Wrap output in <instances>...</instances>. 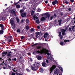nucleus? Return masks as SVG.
Returning a JSON list of instances; mask_svg holds the SVG:
<instances>
[{
    "instance_id": "f257e3e1",
    "label": "nucleus",
    "mask_w": 75,
    "mask_h": 75,
    "mask_svg": "<svg viewBox=\"0 0 75 75\" xmlns=\"http://www.w3.org/2000/svg\"><path fill=\"white\" fill-rule=\"evenodd\" d=\"M67 28L65 29H61L60 30L61 31V32H59V37H60V38H62L63 37L62 36V35H66V33H65L66 31H67ZM62 33V35H61V33Z\"/></svg>"
},
{
    "instance_id": "f03ea898",
    "label": "nucleus",
    "mask_w": 75,
    "mask_h": 75,
    "mask_svg": "<svg viewBox=\"0 0 75 75\" xmlns=\"http://www.w3.org/2000/svg\"><path fill=\"white\" fill-rule=\"evenodd\" d=\"M45 50H46V49L44 48H42V49L40 50V52L39 50H38L36 52L38 53V54H44V53H45Z\"/></svg>"
},
{
    "instance_id": "7ed1b4c3",
    "label": "nucleus",
    "mask_w": 75,
    "mask_h": 75,
    "mask_svg": "<svg viewBox=\"0 0 75 75\" xmlns=\"http://www.w3.org/2000/svg\"><path fill=\"white\" fill-rule=\"evenodd\" d=\"M39 64L38 62H35V64H33V66L35 67V68H36V69H38V68H39Z\"/></svg>"
},
{
    "instance_id": "20e7f679",
    "label": "nucleus",
    "mask_w": 75,
    "mask_h": 75,
    "mask_svg": "<svg viewBox=\"0 0 75 75\" xmlns=\"http://www.w3.org/2000/svg\"><path fill=\"white\" fill-rule=\"evenodd\" d=\"M52 3L53 6H55V4H58V1L57 0H55L54 1H52Z\"/></svg>"
},
{
    "instance_id": "39448f33",
    "label": "nucleus",
    "mask_w": 75,
    "mask_h": 75,
    "mask_svg": "<svg viewBox=\"0 0 75 75\" xmlns=\"http://www.w3.org/2000/svg\"><path fill=\"white\" fill-rule=\"evenodd\" d=\"M35 34L37 38H38L39 36L40 35V33L38 32H36L35 33Z\"/></svg>"
},
{
    "instance_id": "423d86ee",
    "label": "nucleus",
    "mask_w": 75,
    "mask_h": 75,
    "mask_svg": "<svg viewBox=\"0 0 75 75\" xmlns=\"http://www.w3.org/2000/svg\"><path fill=\"white\" fill-rule=\"evenodd\" d=\"M45 15L46 16L45 17V18H50V13H45Z\"/></svg>"
},
{
    "instance_id": "0eeeda50",
    "label": "nucleus",
    "mask_w": 75,
    "mask_h": 75,
    "mask_svg": "<svg viewBox=\"0 0 75 75\" xmlns=\"http://www.w3.org/2000/svg\"><path fill=\"white\" fill-rule=\"evenodd\" d=\"M36 58L38 60H41L42 59V57L39 55H37L36 56Z\"/></svg>"
},
{
    "instance_id": "6e6552de",
    "label": "nucleus",
    "mask_w": 75,
    "mask_h": 75,
    "mask_svg": "<svg viewBox=\"0 0 75 75\" xmlns=\"http://www.w3.org/2000/svg\"><path fill=\"white\" fill-rule=\"evenodd\" d=\"M49 35L48 34V33H45L44 34V38H46L47 37H49Z\"/></svg>"
},
{
    "instance_id": "1a4fd4ad",
    "label": "nucleus",
    "mask_w": 75,
    "mask_h": 75,
    "mask_svg": "<svg viewBox=\"0 0 75 75\" xmlns=\"http://www.w3.org/2000/svg\"><path fill=\"white\" fill-rule=\"evenodd\" d=\"M31 69L32 70H33V71H35L36 70H37L38 69H37V68H35V67H34L33 66H31Z\"/></svg>"
},
{
    "instance_id": "9d476101",
    "label": "nucleus",
    "mask_w": 75,
    "mask_h": 75,
    "mask_svg": "<svg viewBox=\"0 0 75 75\" xmlns=\"http://www.w3.org/2000/svg\"><path fill=\"white\" fill-rule=\"evenodd\" d=\"M45 53H44V54H47V55L48 56L50 55V53L48 52H49V51H48V50L46 49V50L45 51Z\"/></svg>"
},
{
    "instance_id": "9b49d317",
    "label": "nucleus",
    "mask_w": 75,
    "mask_h": 75,
    "mask_svg": "<svg viewBox=\"0 0 75 75\" xmlns=\"http://www.w3.org/2000/svg\"><path fill=\"white\" fill-rule=\"evenodd\" d=\"M26 13H22L21 14V17H25L26 16Z\"/></svg>"
},
{
    "instance_id": "f8f14e48",
    "label": "nucleus",
    "mask_w": 75,
    "mask_h": 75,
    "mask_svg": "<svg viewBox=\"0 0 75 75\" xmlns=\"http://www.w3.org/2000/svg\"><path fill=\"white\" fill-rule=\"evenodd\" d=\"M42 67H46V65H47V63H45L44 62H42Z\"/></svg>"
},
{
    "instance_id": "ddd939ff",
    "label": "nucleus",
    "mask_w": 75,
    "mask_h": 75,
    "mask_svg": "<svg viewBox=\"0 0 75 75\" xmlns=\"http://www.w3.org/2000/svg\"><path fill=\"white\" fill-rule=\"evenodd\" d=\"M58 72H59L58 69H56L54 71V74H58L59 73Z\"/></svg>"
},
{
    "instance_id": "4468645a",
    "label": "nucleus",
    "mask_w": 75,
    "mask_h": 75,
    "mask_svg": "<svg viewBox=\"0 0 75 75\" xmlns=\"http://www.w3.org/2000/svg\"><path fill=\"white\" fill-rule=\"evenodd\" d=\"M10 12L12 14H16V12H15V11H14L13 9H12L10 10Z\"/></svg>"
},
{
    "instance_id": "2eb2a0df",
    "label": "nucleus",
    "mask_w": 75,
    "mask_h": 75,
    "mask_svg": "<svg viewBox=\"0 0 75 75\" xmlns=\"http://www.w3.org/2000/svg\"><path fill=\"white\" fill-rule=\"evenodd\" d=\"M33 18L34 20L35 21V20H36V19H38V17L37 16H36V14H35L33 16Z\"/></svg>"
},
{
    "instance_id": "dca6fc26",
    "label": "nucleus",
    "mask_w": 75,
    "mask_h": 75,
    "mask_svg": "<svg viewBox=\"0 0 75 75\" xmlns=\"http://www.w3.org/2000/svg\"><path fill=\"white\" fill-rule=\"evenodd\" d=\"M7 52H3L2 53V56H3V57H4V56H5L4 55H7Z\"/></svg>"
},
{
    "instance_id": "f3484780",
    "label": "nucleus",
    "mask_w": 75,
    "mask_h": 75,
    "mask_svg": "<svg viewBox=\"0 0 75 75\" xmlns=\"http://www.w3.org/2000/svg\"><path fill=\"white\" fill-rule=\"evenodd\" d=\"M10 23L12 25H13L14 24V21L13 20H11V19L10 21Z\"/></svg>"
},
{
    "instance_id": "a211bd4d",
    "label": "nucleus",
    "mask_w": 75,
    "mask_h": 75,
    "mask_svg": "<svg viewBox=\"0 0 75 75\" xmlns=\"http://www.w3.org/2000/svg\"><path fill=\"white\" fill-rule=\"evenodd\" d=\"M45 20H46V18H45V17H43L42 18H41L40 19V21H45Z\"/></svg>"
},
{
    "instance_id": "6ab92c4d",
    "label": "nucleus",
    "mask_w": 75,
    "mask_h": 75,
    "mask_svg": "<svg viewBox=\"0 0 75 75\" xmlns=\"http://www.w3.org/2000/svg\"><path fill=\"white\" fill-rule=\"evenodd\" d=\"M7 38V40L8 42H11V39H10V38Z\"/></svg>"
},
{
    "instance_id": "aec40b11",
    "label": "nucleus",
    "mask_w": 75,
    "mask_h": 75,
    "mask_svg": "<svg viewBox=\"0 0 75 75\" xmlns=\"http://www.w3.org/2000/svg\"><path fill=\"white\" fill-rule=\"evenodd\" d=\"M16 19L17 21V23H18L20 22V20H19V18L18 17L16 18Z\"/></svg>"
},
{
    "instance_id": "412c9836",
    "label": "nucleus",
    "mask_w": 75,
    "mask_h": 75,
    "mask_svg": "<svg viewBox=\"0 0 75 75\" xmlns=\"http://www.w3.org/2000/svg\"><path fill=\"white\" fill-rule=\"evenodd\" d=\"M71 40H64V42H65V43L66 42H69V41H71Z\"/></svg>"
},
{
    "instance_id": "4be33fe9",
    "label": "nucleus",
    "mask_w": 75,
    "mask_h": 75,
    "mask_svg": "<svg viewBox=\"0 0 75 75\" xmlns=\"http://www.w3.org/2000/svg\"><path fill=\"white\" fill-rule=\"evenodd\" d=\"M40 72H43L44 69L42 68H40Z\"/></svg>"
},
{
    "instance_id": "5701e85b",
    "label": "nucleus",
    "mask_w": 75,
    "mask_h": 75,
    "mask_svg": "<svg viewBox=\"0 0 75 75\" xmlns=\"http://www.w3.org/2000/svg\"><path fill=\"white\" fill-rule=\"evenodd\" d=\"M4 37H5V38H12V36H8L5 35Z\"/></svg>"
},
{
    "instance_id": "b1692460",
    "label": "nucleus",
    "mask_w": 75,
    "mask_h": 75,
    "mask_svg": "<svg viewBox=\"0 0 75 75\" xmlns=\"http://www.w3.org/2000/svg\"><path fill=\"white\" fill-rule=\"evenodd\" d=\"M16 7L17 8H20V5H19V4H18L16 6Z\"/></svg>"
},
{
    "instance_id": "393cba45",
    "label": "nucleus",
    "mask_w": 75,
    "mask_h": 75,
    "mask_svg": "<svg viewBox=\"0 0 75 75\" xmlns=\"http://www.w3.org/2000/svg\"><path fill=\"white\" fill-rule=\"evenodd\" d=\"M36 23V24H38V23H40V20L39 19H38L35 21Z\"/></svg>"
},
{
    "instance_id": "a878e982",
    "label": "nucleus",
    "mask_w": 75,
    "mask_h": 75,
    "mask_svg": "<svg viewBox=\"0 0 75 75\" xmlns=\"http://www.w3.org/2000/svg\"><path fill=\"white\" fill-rule=\"evenodd\" d=\"M54 69L53 68H51L50 69V73H51V72H52V71H53V70H54Z\"/></svg>"
},
{
    "instance_id": "bb28decb",
    "label": "nucleus",
    "mask_w": 75,
    "mask_h": 75,
    "mask_svg": "<svg viewBox=\"0 0 75 75\" xmlns=\"http://www.w3.org/2000/svg\"><path fill=\"white\" fill-rule=\"evenodd\" d=\"M3 33H4V31L3 30H0V34H3Z\"/></svg>"
},
{
    "instance_id": "cd10ccee",
    "label": "nucleus",
    "mask_w": 75,
    "mask_h": 75,
    "mask_svg": "<svg viewBox=\"0 0 75 75\" xmlns=\"http://www.w3.org/2000/svg\"><path fill=\"white\" fill-rule=\"evenodd\" d=\"M35 30V29L34 28H32L31 29L30 31L31 32H34V31Z\"/></svg>"
},
{
    "instance_id": "c85d7f7f",
    "label": "nucleus",
    "mask_w": 75,
    "mask_h": 75,
    "mask_svg": "<svg viewBox=\"0 0 75 75\" xmlns=\"http://www.w3.org/2000/svg\"><path fill=\"white\" fill-rule=\"evenodd\" d=\"M59 69H60L61 71H63V69H62V67H61L60 66H59Z\"/></svg>"
},
{
    "instance_id": "c756f323",
    "label": "nucleus",
    "mask_w": 75,
    "mask_h": 75,
    "mask_svg": "<svg viewBox=\"0 0 75 75\" xmlns=\"http://www.w3.org/2000/svg\"><path fill=\"white\" fill-rule=\"evenodd\" d=\"M61 21H62V20H59L58 22L59 23V25H60L61 24Z\"/></svg>"
},
{
    "instance_id": "7c9ffc66",
    "label": "nucleus",
    "mask_w": 75,
    "mask_h": 75,
    "mask_svg": "<svg viewBox=\"0 0 75 75\" xmlns=\"http://www.w3.org/2000/svg\"><path fill=\"white\" fill-rule=\"evenodd\" d=\"M26 23H30V20L29 19H27L26 21Z\"/></svg>"
},
{
    "instance_id": "2f4dec72",
    "label": "nucleus",
    "mask_w": 75,
    "mask_h": 75,
    "mask_svg": "<svg viewBox=\"0 0 75 75\" xmlns=\"http://www.w3.org/2000/svg\"><path fill=\"white\" fill-rule=\"evenodd\" d=\"M37 48L38 50H40L41 48V46H38L37 47Z\"/></svg>"
},
{
    "instance_id": "473e14b6",
    "label": "nucleus",
    "mask_w": 75,
    "mask_h": 75,
    "mask_svg": "<svg viewBox=\"0 0 75 75\" xmlns=\"http://www.w3.org/2000/svg\"><path fill=\"white\" fill-rule=\"evenodd\" d=\"M1 20H2V21H5L6 20V19H5V17H2Z\"/></svg>"
},
{
    "instance_id": "72a5a7b5",
    "label": "nucleus",
    "mask_w": 75,
    "mask_h": 75,
    "mask_svg": "<svg viewBox=\"0 0 75 75\" xmlns=\"http://www.w3.org/2000/svg\"><path fill=\"white\" fill-rule=\"evenodd\" d=\"M24 10L23 9H21L20 10V13H23V12H24Z\"/></svg>"
},
{
    "instance_id": "f704fd0d",
    "label": "nucleus",
    "mask_w": 75,
    "mask_h": 75,
    "mask_svg": "<svg viewBox=\"0 0 75 75\" xmlns=\"http://www.w3.org/2000/svg\"><path fill=\"white\" fill-rule=\"evenodd\" d=\"M54 69H55V68H56V66L55 65H53L52 66V67Z\"/></svg>"
},
{
    "instance_id": "c9c22d12",
    "label": "nucleus",
    "mask_w": 75,
    "mask_h": 75,
    "mask_svg": "<svg viewBox=\"0 0 75 75\" xmlns=\"http://www.w3.org/2000/svg\"><path fill=\"white\" fill-rule=\"evenodd\" d=\"M11 54L9 53H8L7 54L8 57H11Z\"/></svg>"
},
{
    "instance_id": "e433bc0d",
    "label": "nucleus",
    "mask_w": 75,
    "mask_h": 75,
    "mask_svg": "<svg viewBox=\"0 0 75 75\" xmlns=\"http://www.w3.org/2000/svg\"><path fill=\"white\" fill-rule=\"evenodd\" d=\"M60 45H64V42H60Z\"/></svg>"
},
{
    "instance_id": "4c0bfd02",
    "label": "nucleus",
    "mask_w": 75,
    "mask_h": 75,
    "mask_svg": "<svg viewBox=\"0 0 75 75\" xmlns=\"http://www.w3.org/2000/svg\"><path fill=\"white\" fill-rule=\"evenodd\" d=\"M37 11H38V12H40V11H41V10L40 8H39L38 9Z\"/></svg>"
},
{
    "instance_id": "58836bf2",
    "label": "nucleus",
    "mask_w": 75,
    "mask_h": 75,
    "mask_svg": "<svg viewBox=\"0 0 75 75\" xmlns=\"http://www.w3.org/2000/svg\"><path fill=\"white\" fill-rule=\"evenodd\" d=\"M34 14V11H32L31 13V16H33V14Z\"/></svg>"
},
{
    "instance_id": "ea45409f",
    "label": "nucleus",
    "mask_w": 75,
    "mask_h": 75,
    "mask_svg": "<svg viewBox=\"0 0 75 75\" xmlns=\"http://www.w3.org/2000/svg\"><path fill=\"white\" fill-rule=\"evenodd\" d=\"M12 25V28H13V29H14V28H15V25Z\"/></svg>"
},
{
    "instance_id": "a19ab883",
    "label": "nucleus",
    "mask_w": 75,
    "mask_h": 75,
    "mask_svg": "<svg viewBox=\"0 0 75 75\" xmlns=\"http://www.w3.org/2000/svg\"><path fill=\"white\" fill-rule=\"evenodd\" d=\"M17 33H20V29H17Z\"/></svg>"
},
{
    "instance_id": "79ce46f5",
    "label": "nucleus",
    "mask_w": 75,
    "mask_h": 75,
    "mask_svg": "<svg viewBox=\"0 0 75 75\" xmlns=\"http://www.w3.org/2000/svg\"><path fill=\"white\" fill-rule=\"evenodd\" d=\"M26 30H29V26H27L26 27Z\"/></svg>"
},
{
    "instance_id": "37998d69",
    "label": "nucleus",
    "mask_w": 75,
    "mask_h": 75,
    "mask_svg": "<svg viewBox=\"0 0 75 75\" xmlns=\"http://www.w3.org/2000/svg\"><path fill=\"white\" fill-rule=\"evenodd\" d=\"M3 27V25L2 24H0V27L1 28H2Z\"/></svg>"
},
{
    "instance_id": "c03bdc74",
    "label": "nucleus",
    "mask_w": 75,
    "mask_h": 75,
    "mask_svg": "<svg viewBox=\"0 0 75 75\" xmlns=\"http://www.w3.org/2000/svg\"><path fill=\"white\" fill-rule=\"evenodd\" d=\"M8 68H9L11 70V68H12V67L10 66H8Z\"/></svg>"
},
{
    "instance_id": "a18cd8bd",
    "label": "nucleus",
    "mask_w": 75,
    "mask_h": 75,
    "mask_svg": "<svg viewBox=\"0 0 75 75\" xmlns=\"http://www.w3.org/2000/svg\"><path fill=\"white\" fill-rule=\"evenodd\" d=\"M47 58H48V59H50L51 61H52V59H51V57H50L48 56Z\"/></svg>"
},
{
    "instance_id": "49530a36",
    "label": "nucleus",
    "mask_w": 75,
    "mask_h": 75,
    "mask_svg": "<svg viewBox=\"0 0 75 75\" xmlns=\"http://www.w3.org/2000/svg\"><path fill=\"white\" fill-rule=\"evenodd\" d=\"M37 43H35L32 46L33 47L34 46H35V45H37Z\"/></svg>"
},
{
    "instance_id": "de8ad7c7",
    "label": "nucleus",
    "mask_w": 75,
    "mask_h": 75,
    "mask_svg": "<svg viewBox=\"0 0 75 75\" xmlns=\"http://www.w3.org/2000/svg\"><path fill=\"white\" fill-rule=\"evenodd\" d=\"M75 27V25L73 26L71 28L72 30H73L74 29V28Z\"/></svg>"
},
{
    "instance_id": "09e8293b",
    "label": "nucleus",
    "mask_w": 75,
    "mask_h": 75,
    "mask_svg": "<svg viewBox=\"0 0 75 75\" xmlns=\"http://www.w3.org/2000/svg\"><path fill=\"white\" fill-rule=\"evenodd\" d=\"M71 3H74V0H70Z\"/></svg>"
},
{
    "instance_id": "8fccbe9b",
    "label": "nucleus",
    "mask_w": 75,
    "mask_h": 75,
    "mask_svg": "<svg viewBox=\"0 0 75 75\" xmlns=\"http://www.w3.org/2000/svg\"><path fill=\"white\" fill-rule=\"evenodd\" d=\"M11 75H16V74H15V73L13 72L11 74Z\"/></svg>"
},
{
    "instance_id": "3c124183",
    "label": "nucleus",
    "mask_w": 75,
    "mask_h": 75,
    "mask_svg": "<svg viewBox=\"0 0 75 75\" xmlns=\"http://www.w3.org/2000/svg\"><path fill=\"white\" fill-rule=\"evenodd\" d=\"M65 3L66 4H69V2L67 1H66L65 2Z\"/></svg>"
},
{
    "instance_id": "603ef678",
    "label": "nucleus",
    "mask_w": 75,
    "mask_h": 75,
    "mask_svg": "<svg viewBox=\"0 0 75 75\" xmlns=\"http://www.w3.org/2000/svg\"><path fill=\"white\" fill-rule=\"evenodd\" d=\"M46 62H47V64H48L49 63V61L48 60H46Z\"/></svg>"
},
{
    "instance_id": "864d4df0",
    "label": "nucleus",
    "mask_w": 75,
    "mask_h": 75,
    "mask_svg": "<svg viewBox=\"0 0 75 75\" xmlns=\"http://www.w3.org/2000/svg\"><path fill=\"white\" fill-rule=\"evenodd\" d=\"M25 6H24L23 7V10H25Z\"/></svg>"
},
{
    "instance_id": "5fc2aeb1",
    "label": "nucleus",
    "mask_w": 75,
    "mask_h": 75,
    "mask_svg": "<svg viewBox=\"0 0 75 75\" xmlns=\"http://www.w3.org/2000/svg\"><path fill=\"white\" fill-rule=\"evenodd\" d=\"M69 30L70 31H71V27L69 28Z\"/></svg>"
},
{
    "instance_id": "6e6d98bb",
    "label": "nucleus",
    "mask_w": 75,
    "mask_h": 75,
    "mask_svg": "<svg viewBox=\"0 0 75 75\" xmlns=\"http://www.w3.org/2000/svg\"><path fill=\"white\" fill-rule=\"evenodd\" d=\"M26 70L28 71V72H30V70L28 69H27Z\"/></svg>"
},
{
    "instance_id": "4d7b16f0",
    "label": "nucleus",
    "mask_w": 75,
    "mask_h": 75,
    "mask_svg": "<svg viewBox=\"0 0 75 75\" xmlns=\"http://www.w3.org/2000/svg\"><path fill=\"white\" fill-rule=\"evenodd\" d=\"M60 15L62 16H63V13H62V12H61L60 13Z\"/></svg>"
},
{
    "instance_id": "13d9d810",
    "label": "nucleus",
    "mask_w": 75,
    "mask_h": 75,
    "mask_svg": "<svg viewBox=\"0 0 75 75\" xmlns=\"http://www.w3.org/2000/svg\"><path fill=\"white\" fill-rule=\"evenodd\" d=\"M12 70L13 71V72H16V70H14V69H12Z\"/></svg>"
},
{
    "instance_id": "bf43d9fd",
    "label": "nucleus",
    "mask_w": 75,
    "mask_h": 75,
    "mask_svg": "<svg viewBox=\"0 0 75 75\" xmlns=\"http://www.w3.org/2000/svg\"><path fill=\"white\" fill-rule=\"evenodd\" d=\"M54 16L55 17H57V15H56V14L55 13L54 14Z\"/></svg>"
},
{
    "instance_id": "052dcab7",
    "label": "nucleus",
    "mask_w": 75,
    "mask_h": 75,
    "mask_svg": "<svg viewBox=\"0 0 75 75\" xmlns=\"http://www.w3.org/2000/svg\"><path fill=\"white\" fill-rule=\"evenodd\" d=\"M69 11H71V8H69Z\"/></svg>"
},
{
    "instance_id": "680f3d73",
    "label": "nucleus",
    "mask_w": 75,
    "mask_h": 75,
    "mask_svg": "<svg viewBox=\"0 0 75 75\" xmlns=\"http://www.w3.org/2000/svg\"><path fill=\"white\" fill-rule=\"evenodd\" d=\"M28 55H31V53L29 52L28 53Z\"/></svg>"
},
{
    "instance_id": "e2e57ef3",
    "label": "nucleus",
    "mask_w": 75,
    "mask_h": 75,
    "mask_svg": "<svg viewBox=\"0 0 75 75\" xmlns=\"http://www.w3.org/2000/svg\"><path fill=\"white\" fill-rule=\"evenodd\" d=\"M24 22V20H23V19H22L21 21V23H23V22Z\"/></svg>"
},
{
    "instance_id": "0e129e2a",
    "label": "nucleus",
    "mask_w": 75,
    "mask_h": 75,
    "mask_svg": "<svg viewBox=\"0 0 75 75\" xmlns=\"http://www.w3.org/2000/svg\"><path fill=\"white\" fill-rule=\"evenodd\" d=\"M37 28H38V29H40V26H37Z\"/></svg>"
},
{
    "instance_id": "69168bd1",
    "label": "nucleus",
    "mask_w": 75,
    "mask_h": 75,
    "mask_svg": "<svg viewBox=\"0 0 75 75\" xmlns=\"http://www.w3.org/2000/svg\"><path fill=\"white\" fill-rule=\"evenodd\" d=\"M52 18H53V17L52 16L50 17V20H52Z\"/></svg>"
},
{
    "instance_id": "338daca9",
    "label": "nucleus",
    "mask_w": 75,
    "mask_h": 75,
    "mask_svg": "<svg viewBox=\"0 0 75 75\" xmlns=\"http://www.w3.org/2000/svg\"><path fill=\"white\" fill-rule=\"evenodd\" d=\"M14 61H17V59H16V58H14Z\"/></svg>"
},
{
    "instance_id": "774afa93",
    "label": "nucleus",
    "mask_w": 75,
    "mask_h": 75,
    "mask_svg": "<svg viewBox=\"0 0 75 75\" xmlns=\"http://www.w3.org/2000/svg\"><path fill=\"white\" fill-rule=\"evenodd\" d=\"M16 75H19V74H20L18 73H17V72H16Z\"/></svg>"
}]
</instances>
